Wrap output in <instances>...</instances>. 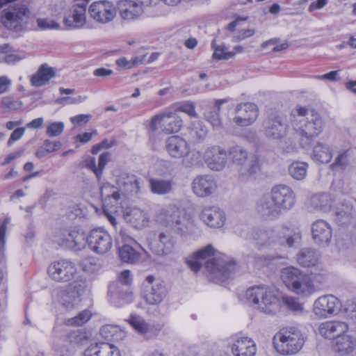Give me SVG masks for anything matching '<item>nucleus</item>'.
<instances>
[{"label":"nucleus","instance_id":"19","mask_svg":"<svg viewBox=\"0 0 356 356\" xmlns=\"http://www.w3.org/2000/svg\"><path fill=\"white\" fill-rule=\"evenodd\" d=\"M200 220L208 227L213 229L221 228L226 222L225 211L216 206H206L200 212Z\"/></svg>","mask_w":356,"mask_h":356},{"label":"nucleus","instance_id":"46","mask_svg":"<svg viewBox=\"0 0 356 356\" xmlns=\"http://www.w3.org/2000/svg\"><path fill=\"white\" fill-rule=\"evenodd\" d=\"M227 99H220L215 102V104L211 111L207 112L205 114L207 120L213 126L218 127L221 125V120L219 117V111L220 110V106L222 104L227 103Z\"/></svg>","mask_w":356,"mask_h":356},{"label":"nucleus","instance_id":"61","mask_svg":"<svg viewBox=\"0 0 356 356\" xmlns=\"http://www.w3.org/2000/svg\"><path fill=\"white\" fill-rule=\"evenodd\" d=\"M82 268L88 273H95L99 269V264L94 258H90L83 261Z\"/></svg>","mask_w":356,"mask_h":356},{"label":"nucleus","instance_id":"34","mask_svg":"<svg viewBox=\"0 0 356 356\" xmlns=\"http://www.w3.org/2000/svg\"><path fill=\"white\" fill-rule=\"evenodd\" d=\"M257 209L260 213L267 216L276 217L281 213V210L271 194L264 196L259 200Z\"/></svg>","mask_w":356,"mask_h":356},{"label":"nucleus","instance_id":"52","mask_svg":"<svg viewBox=\"0 0 356 356\" xmlns=\"http://www.w3.org/2000/svg\"><path fill=\"white\" fill-rule=\"evenodd\" d=\"M101 196L102 199L108 200L112 198L115 202H118L120 199V194L115 188L109 183L104 184L101 188Z\"/></svg>","mask_w":356,"mask_h":356},{"label":"nucleus","instance_id":"50","mask_svg":"<svg viewBox=\"0 0 356 356\" xmlns=\"http://www.w3.org/2000/svg\"><path fill=\"white\" fill-rule=\"evenodd\" d=\"M211 46L213 50V58L216 60H228L235 56V52L227 51L223 46L218 45L216 40H212Z\"/></svg>","mask_w":356,"mask_h":356},{"label":"nucleus","instance_id":"39","mask_svg":"<svg viewBox=\"0 0 356 356\" xmlns=\"http://www.w3.org/2000/svg\"><path fill=\"white\" fill-rule=\"evenodd\" d=\"M54 76V69L47 64H42L37 73L32 76L31 83L35 87H40L47 83Z\"/></svg>","mask_w":356,"mask_h":356},{"label":"nucleus","instance_id":"11","mask_svg":"<svg viewBox=\"0 0 356 356\" xmlns=\"http://www.w3.org/2000/svg\"><path fill=\"white\" fill-rule=\"evenodd\" d=\"M50 278L56 282H67L83 279L79 276L74 263L67 259H61L50 264L47 268Z\"/></svg>","mask_w":356,"mask_h":356},{"label":"nucleus","instance_id":"53","mask_svg":"<svg viewBox=\"0 0 356 356\" xmlns=\"http://www.w3.org/2000/svg\"><path fill=\"white\" fill-rule=\"evenodd\" d=\"M127 321L135 330L141 334H145L148 330L147 323L140 316L131 315Z\"/></svg>","mask_w":356,"mask_h":356},{"label":"nucleus","instance_id":"25","mask_svg":"<svg viewBox=\"0 0 356 356\" xmlns=\"http://www.w3.org/2000/svg\"><path fill=\"white\" fill-rule=\"evenodd\" d=\"M165 149L168 155L173 159H180L190 152V145L183 138L172 136L167 138Z\"/></svg>","mask_w":356,"mask_h":356},{"label":"nucleus","instance_id":"58","mask_svg":"<svg viewBox=\"0 0 356 356\" xmlns=\"http://www.w3.org/2000/svg\"><path fill=\"white\" fill-rule=\"evenodd\" d=\"M36 22L38 26L42 30L58 29L59 28V24L51 19L38 18Z\"/></svg>","mask_w":356,"mask_h":356},{"label":"nucleus","instance_id":"57","mask_svg":"<svg viewBox=\"0 0 356 356\" xmlns=\"http://www.w3.org/2000/svg\"><path fill=\"white\" fill-rule=\"evenodd\" d=\"M177 113L179 111L184 112L188 115L191 118H197V113L195 111V107L193 103L192 102H185L181 104L176 110H175Z\"/></svg>","mask_w":356,"mask_h":356},{"label":"nucleus","instance_id":"14","mask_svg":"<svg viewBox=\"0 0 356 356\" xmlns=\"http://www.w3.org/2000/svg\"><path fill=\"white\" fill-rule=\"evenodd\" d=\"M341 308V301L333 295L321 296L313 304L314 314L321 318H327L337 315Z\"/></svg>","mask_w":356,"mask_h":356},{"label":"nucleus","instance_id":"7","mask_svg":"<svg viewBox=\"0 0 356 356\" xmlns=\"http://www.w3.org/2000/svg\"><path fill=\"white\" fill-rule=\"evenodd\" d=\"M33 17L27 4L19 1L3 11L1 20L6 28L19 33L27 29L28 24Z\"/></svg>","mask_w":356,"mask_h":356},{"label":"nucleus","instance_id":"2","mask_svg":"<svg viewBox=\"0 0 356 356\" xmlns=\"http://www.w3.org/2000/svg\"><path fill=\"white\" fill-rule=\"evenodd\" d=\"M289 122L293 134L301 141L317 137L324 127L319 113L302 106H297L291 111Z\"/></svg>","mask_w":356,"mask_h":356},{"label":"nucleus","instance_id":"51","mask_svg":"<svg viewBox=\"0 0 356 356\" xmlns=\"http://www.w3.org/2000/svg\"><path fill=\"white\" fill-rule=\"evenodd\" d=\"M9 47L8 45H3L0 47V52L6 54L3 57L4 61L8 64H14L26 58V56L23 52H14L7 54L8 52Z\"/></svg>","mask_w":356,"mask_h":356},{"label":"nucleus","instance_id":"17","mask_svg":"<svg viewBox=\"0 0 356 356\" xmlns=\"http://www.w3.org/2000/svg\"><path fill=\"white\" fill-rule=\"evenodd\" d=\"M86 4L84 2L72 6L63 17V24L67 29H80L86 24Z\"/></svg>","mask_w":356,"mask_h":356},{"label":"nucleus","instance_id":"18","mask_svg":"<svg viewBox=\"0 0 356 356\" xmlns=\"http://www.w3.org/2000/svg\"><path fill=\"white\" fill-rule=\"evenodd\" d=\"M271 195L274 197L280 210H290L296 202V195L293 190L285 184L274 186L271 190Z\"/></svg>","mask_w":356,"mask_h":356},{"label":"nucleus","instance_id":"44","mask_svg":"<svg viewBox=\"0 0 356 356\" xmlns=\"http://www.w3.org/2000/svg\"><path fill=\"white\" fill-rule=\"evenodd\" d=\"M309 165L303 161H294L289 166V175L296 180H303L307 174Z\"/></svg>","mask_w":356,"mask_h":356},{"label":"nucleus","instance_id":"4","mask_svg":"<svg viewBox=\"0 0 356 356\" xmlns=\"http://www.w3.org/2000/svg\"><path fill=\"white\" fill-rule=\"evenodd\" d=\"M200 260H206L204 266L211 277L215 279H226L235 270L236 264L225 256H218L211 245L194 252Z\"/></svg>","mask_w":356,"mask_h":356},{"label":"nucleus","instance_id":"9","mask_svg":"<svg viewBox=\"0 0 356 356\" xmlns=\"http://www.w3.org/2000/svg\"><path fill=\"white\" fill-rule=\"evenodd\" d=\"M228 154L232 163L238 167L241 177L253 175L259 170L258 158L241 145L231 147Z\"/></svg>","mask_w":356,"mask_h":356},{"label":"nucleus","instance_id":"64","mask_svg":"<svg viewBox=\"0 0 356 356\" xmlns=\"http://www.w3.org/2000/svg\"><path fill=\"white\" fill-rule=\"evenodd\" d=\"M348 163V154L346 152H343L338 155L333 163L331 164L330 167L334 169L337 167H339L343 169L347 166Z\"/></svg>","mask_w":356,"mask_h":356},{"label":"nucleus","instance_id":"38","mask_svg":"<svg viewBox=\"0 0 356 356\" xmlns=\"http://www.w3.org/2000/svg\"><path fill=\"white\" fill-rule=\"evenodd\" d=\"M174 247L175 241L171 234L162 232L159 235L158 243L152 248L156 254L165 255L172 252Z\"/></svg>","mask_w":356,"mask_h":356},{"label":"nucleus","instance_id":"49","mask_svg":"<svg viewBox=\"0 0 356 356\" xmlns=\"http://www.w3.org/2000/svg\"><path fill=\"white\" fill-rule=\"evenodd\" d=\"M151 191L158 195H165L172 191V182L163 179H151L149 181Z\"/></svg>","mask_w":356,"mask_h":356},{"label":"nucleus","instance_id":"47","mask_svg":"<svg viewBox=\"0 0 356 356\" xmlns=\"http://www.w3.org/2000/svg\"><path fill=\"white\" fill-rule=\"evenodd\" d=\"M119 255L122 261L134 264L138 261L140 254L129 245H124L119 248Z\"/></svg>","mask_w":356,"mask_h":356},{"label":"nucleus","instance_id":"54","mask_svg":"<svg viewBox=\"0 0 356 356\" xmlns=\"http://www.w3.org/2000/svg\"><path fill=\"white\" fill-rule=\"evenodd\" d=\"M207 133V127L202 125V123L196 120L193 122L190 127V135L195 140L204 138Z\"/></svg>","mask_w":356,"mask_h":356},{"label":"nucleus","instance_id":"56","mask_svg":"<svg viewBox=\"0 0 356 356\" xmlns=\"http://www.w3.org/2000/svg\"><path fill=\"white\" fill-rule=\"evenodd\" d=\"M64 123L63 122H51L47 124L46 134L49 137H56L60 136L64 129Z\"/></svg>","mask_w":356,"mask_h":356},{"label":"nucleus","instance_id":"10","mask_svg":"<svg viewBox=\"0 0 356 356\" xmlns=\"http://www.w3.org/2000/svg\"><path fill=\"white\" fill-rule=\"evenodd\" d=\"M183 125V120L175 111L165 109L154 115L149 123L152 131L159 128L165 134L178 133Z\"/></svg>","mask_w":356,"mask_h":356},{"label":"nucleus","instance_id":"20","mask_svg":"<svg viewBox=\"0 0 356 356\" xmlns=\"http://www.w3.org/2000/svg\"><path fill=\"white\" fill-rule=\"evenodd\" d=\"M116 8L121 20L127 23L138 20L144 14L134 0H120L118 2Z\"/></svg>","mask_w":356,"mask_h":356},{"label":"nucleus","instance_id":"36","mask_svg":"<svg viewBox=\"0 0 356 356\" xmlns=\"http://www.w3.org/2000/svg\"><path fill=\"white\" fill-rule=\"evenodd\" d=\"M296 259L298 264L301 266L309 268L318 264L320 254L314 249L302 248L298 252Z\"/></svg>","mask_w":356,"mask_h":356},{"label":"nucleus","instance_id":"55","mask_svg":"<svg viewBox=\"0 0 356 356\" xmlns=\"http://www.w3.org/2000/svg\"><path fill=\"white\" fill-rule=\"evenodd\" d=\"M91 317V314L88 310L80 312L76 316L65 320L67 325L81 326L86 323Z\"/></svg>","mask_w":356,"mask_h":356},{"label":"nucleus","instance_id":"45","mask_svg":"<svg viewBox=\"0 0 356 356\" xmlns=\"http://www.w3.org/2000/svg\"><path fill=\"white\" fill-rule=\"evenodd\" d=\"M203 161V153L197 150H190V152L182 158L181 164L184 168H191L202 166Z\"/></svg>","mask_w":356,"mask_h":356},{"label":"nucleus","instance_id":"13","mask_svg":"<svg viewBox=\"0 0 356 356\" xmlns=\"http://www.w3.org/2000/svg\"><path fill=\"white\" fill-rule=\"evenodd\" d=\"M88 13L96 22L106 24L115 19L117 8L113 1L100 0L94 1L89 6Z\"/></svg>","mask_w":356,"mask_h":356},{"label":"nucleus","instance_id":"1","mask_svg":"<svg viewBox=\"0 0 356 356\" xmlns=\"http://www.w3.org/2000/svg\"><path fill=\"white\" fill-rule=\"evenodd\" d=\"M289 122L293 134L301 141L317 137L324 127L319 113L302 106H297L291 111Z\"/></svg>","mask_w":356,"mask_h":356},{"label":"nucleus","instance_id":"16","mask_svg":"<svg viewBox=\"0 0 356 356\" xmlns=\"http://www.w3.org/2000/svg\"><path fill=\"white\" fill-rule=\"evenodd\" d=\"M227 156V151L218 145L208 147L203 152L204 162L209 169L215 171H220L225 168Z\"/></svg>","mask_w":356,"mask_h":356},{"label":"nucleus","instance_id":"28","mask_svg":"<svg viewBox=\"0 0 356 356\" xmlns=\"http://www.w3.org/2000/svg\"><path fill=\"white\" fill-rule=\"evenodd\" d=\"M216 182L210 175L197 176L192 182L193 193L201 197L209 196L216 191Z\"/></svg>","mask_w":356,"mask_h":356},{"label":"nucleus","instance_id":"3","mask_svg":"<svg viewBox=\"0 0 356 356\" xmlns=\"http://www.w3.org/2000/svg\"><path fill=\"white\" fill-rule=\"evenodd\" d=\"M305 337L298 327L285 326L273 337L272 345L277 353L282 356H292L304 347Z\"/></svg>","mask_w":356,"mask_h":356},{"label":"nucleus","instance_id":"43","mask_svg":"<svg viewBox=\"0 0 356 356\" xmlns=\"http://www.w3.org/2000/svg\"><path fill=\"white\" fill-rule=\"evenodd\" d=\"M72 241H68V248L75 251L83 250L87 245V236L84 232L78 227H74L71 234Z\"/></svg>","mask_w":356,"mask_h":356},{"label":"nucleus","instance_id":"37","mask_svg":"<svg viewBox=\"0 0 356 356\" xmlns=\"http://www.w3.org/2000/svg\"><path fill=\"white\" fill-rule=\"evenodd\" d=\"M116 184L120 191L126 193H137L139 188L136 177L126 172H122L118 176Z\"/></svg>","mask_w":356,"mask_h":356},{"label":"nucleus","instance_id":"42","mask_svg":"<svg viewBox=\"0 0 356 356\" xmlns=\"http://www.w3.org/2000/svg\"><path fill=\"white\" fill-rule=\"evenodd\" d=\"M303 273V271L298 268L289 266L284 268L281 272V278L288 289L291 291L293 285L298 282L299 277Z\"/></svg>","mask_w":356,"mask_h":356},{"label":"nucleus","instance_id":"35","mask_svg":"<svg viewBox=\"0 0 356 356\" xmlns=\"http://www.w3.org/2000/svg\"><path fill=\"white\" fill-rule=\"evenodd\" d=\"M333 156V150L327 144L317 142L313 147L312 159L316 163H328Z\"/></svg>","mask_w":356,"mask_h":356},{"label":"nucleus","instance_id":"23","mask_svg":"<svg viewBox=\"0 0 356 356\" xmlns=\"http://www.w3.org/2000/svg\"><path fill=\"white\" fill-rule=\"evenodd\" d=\"M123 218L127 222L136 229H143L149 225L150 218L143 209L136 207H129L123 211Z\"/></svg>","mask_w":356,"mask_h":356},{"label":"nucleus","instance_id":"5","mask_svg":"<svg viewBox=\"0 0 356 356\" xmlns=\"http://www.w3.org/2000/svg\"><path fill=\"white\" fill-rule=\"evenodd\" d=\"M245 298L254 309L268 314H275L280 307L276 290L268 285H254L248 288Z\"/></svg>","mask_w":356,"mask_h":356},{"label":"nucleus","instance_id":"48","mask_svg":"<svg viewBox=\"0 0 356 356\" xmlns=\"http://www.w3.org/2000/svg\"><path fill=\"white\" fill-rule=\"evenodd\" d=\"M74 227L70 228L58 229L55 231L53 236V241L58 245L68 248V241H72L71 234Z\"/></svg>","mask_w":356,"mask_h":356},{"label":"nucleus","instance_id":"31","mask_svg":"<svg viewBox=\"0 0 356 356\" xmlns=\"http://www.w3.org/2000/svg\"><path fill=\"white\" fill-rule=\"evenodd\" d=\"M170 227L181 237L192 236L197 229L195 220L185 215H180Z\"/></svg>","mask_w":356,"mask_h":356},{"label":"nucleus","instance_id":"32","mask_svg":"<svg viewBox=\"0 0 356 356\" xmlns=\"http://www.w3.org/2000/svg\"><path fill=\"white\" fill-rule=\"evenodd\" d=\"M83 356H120L119 349L108 343L90 345L83 352Z\"/></svg>","mask_w":356,"mask_h":356},{"label":"nucleus","instance_id":"15","mask_svg":"<svg viewBox=\"0 0 356 356\" xmlns=\"http://www.w3.org/2000/svg\"><path fill=\"white\" fill-rule=\"evenodd\" d=\"M87 244L92 252L104 254L111 249L113 241L106 231L97 228L90 232L87 236Z\"/></svg>","mask_w":356,"mask_h":356},{"label":"nucleus","instance_id":"21","mask_svg":"<svg viewBox=\"0 0 356 356\" xmlns=\"http://www.w3.org/2000/svg\"><path fill=\"white\" fill-rule=\"evenodd\" d=\"M312 238L321 246H327L332 240V228L326 220L320 219L314 221L311 227Z\"/></svg>","mask_w":356,"mask_h":356},{"label":"nucleus","instance_id":"60","mask_svg":"<svg viewBox=\"0 0 356 356\" xmlns=\"http://www.w3.org/2000/svg\"><path fill=\"white\" fill-rule=\"evenodd\" d=\"M132 282L131 273L129 270H124L120 273L118 277V282L115 284H118L120 288L127 287Z\"/></svg>","mask_w":356,"mask_h":356},{"label":"nucleus","instance_id":"41","mask_svg":"<svg viewBox=\"0 0 356 356\" xmlns=\"http://www.w3.org/2000/svg\"><path fill=\"white\" fill-rule=\"evenodd\" d=\"M291 291L298 295L312 294L315 291V287L311 277L303 272L298 282L293 285Z\"/></svg>","mask_w":356,"mask_h":356},{"label":"nucleus","instance_id":"29","mask_svg":"<svg viewBox=\"0 0 356 356\" xmlns=\"http://www.w3.org/2000/svg\"><path fill=\"white\" fill-rule=\"evenodd\" d=\"M307 206L312 211L328 213L333 208V200L328 193H318L310 197Z\"/></svg>","mask_w":356,"mask_h":356},{"label":"nucleus","instance_id":"40","mask_svg":"<svg viewBox=\"0 0 356 356\" xmlns=\"http://www.w3.org/2000/svg\"><path fill=\"white\" fill-rule=\"evenodd\" d=\"M180 216V211L174 204H169L161 209L157 213V220L165 226L171 227L173 221Z\"/></svg>","mask_w":356,"mask_h":356},{"label":"nucleus","instance_id":"59","mask_svg":"<svg viewBox=\"0 0 356 356\" xmlns=\"http://www.w3.org/2000/svg\"><path fill=\"white\" fill-rule=\"evenodd\" d=\"M2 106L10 110H17L22 106V102L13 99L10 97H5L1 99Z\"/></svg>","mask_w":356,"mask_h":356},{"label":"nucleus","instance_id":"63","mask_svg":"<svg viewBox=\"0 0 356 356\" xmlns=\"http://www.w3.org/2000/svg\"><path fill=\"white\" fill-rule=\"evenodd\" d=\"M283 302L285 305L288 307L290 309L298 312L302 311L303 309V306L302 304L299 303L297 300L292 297H284Z\"/></svg>","mask_w":356,"mask_h":356},{"label":"nucleus","instance_id":"22","mask_svg":"<svg viewBox=\"0 0 356 356\" xmlns=\"http://www.w3.org/2000/svg\"><path fill=\"white\" fill-rule=\"evenodd\" d=\"M236 115L234 122L238 126L247 127L257 118L259 112L257 106L252 103L239 104L236 107Z\"/></svg>","mask_w":356,"mask_h":356},{"label":"nucleus","instance_id":"62","mask_svg":"<svg viewBox=\"0 0 356 356\" xmlns=\"http://www.w3.org/2000/svg\"><path fill=\"white\" fill-rule=\"evenodd\" d=\"M109 160H110V154L108 152H104V153L100 154V156L99 157V161H98L97 170H96L97 178L98 179H100V177L102 175L104 168L105 165L107 164V163L109 161Z\"/></svg>","mask_w":356,"mask_h":356},{"label":"nucleus","instance_id":"24","mask_svg":"<svg viewBox=\"0 0 356 356\" xmlns=\"http://www.w3.org/2000/svg\"><path fill=\"white\" fill-rule=\"evenodd\" d=\"M267 138L273 140H280L286 135H294L290 123L287 124L284 119L277 117L270 120L265 128Z\"/></svg>","mask_w":356,"mask_h":356},{"label":"nucleus","instance_id":"27","mask_svg":"<svg viewBox=\"0 0 356 356\" xmlns=\"http://www.w3.org/2000/svg\"><path fill=\"white\" fill-rule=\"evenodd\" d=\"M234 356H254L257 352L255 342L248 337H236L231 345Z\"/></svg>","mask_w":356,"mask_h":356},{"label":"nucleus","instance_id":"33","mask_svg":"<svg viewBox=\"0 0 356 356\" xmlns=\"http://www.w3.org/2000/svg\"><path fill=\"white\" fill-rule=\"evenodd\" d=\"M333 348L341 355H348L356 349V337L345 333L334 341Z\"/></svg>","mask_w":356,"mask_h":356},{"label":"nucleus","instance_id":"6","mask_svg":"<svg viewBox=\"0 0 356 356\" xmlns=\"http://www.w3.org/2000/svg\"><path fill=\"white\" fill-rule=\"evenodd\" d=\"M85 289L86 283L83 279L75 280L65 286L56 287L51 291L52 302L68 312L77 309Z\"/></svg>","mask_w":356,"mask_h":356},{"label":"nucleus","instance_id":"26","mask_svg":"<svg viewBox=\"0 0 356 356\" xmlns=\"http://www.w3.org/2000/svg\"><path fill=\"white\" fill-rule=\"evenodd\" d=\"M348 325L345 322L330 321L322 323L318 327L319 334L325 339H334L335 341L347 333Z\"/></svg>","mask_w":356,"mask_h":356},{"label":"nucleus","instance_id":"12","mask_svg":"<svg viewBox=\"0 0 356 356\" xmlns=\"http://www.w3.org/2000/svg\"><path fill=\"white\" fill-rule=\"evenodd\" d=\"M168 294L164 282L156 280L153 275H148L143 284L142 297L149 305L157 306L161 303Z\"/></svg>","mask_w":356,"mask_h":356},{"label":"nucleus","instance_id":"8","mask_svg":"<svg viewBox=\"0 0 356 356\" xmlns=\"http://www.w3.org/2000/svg\"><path fill=\"white\" fill-rule=\"evenodd\" d=\"M286 227L274 228L265 227L252 229L249 233H241V236L248 239H252L259 248L280 250L284 245V231Z\"/></svg>","mask_w":356,"mask_h":356},{"label":"nucleus","instance_id":"30","mask_svg":"<svg viewBox=\"0 0 356 356\" xmlns=\"http://www.w3.org/2000/svg\"><path fill=\"white\" fill-rule=\"evenodd\" d=\"M108 293L111 301L117 307H123L134 300V295L129 287L120 288L118 284H112L109 286Z\"/></svg>","mask_w":356,"mask_h":356}]
</instances>
